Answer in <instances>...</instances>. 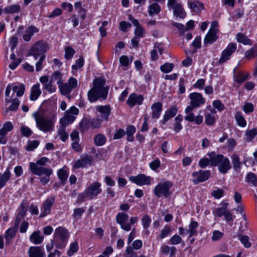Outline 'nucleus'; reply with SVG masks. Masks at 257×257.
<instances>
[{
  "mask_svg": "<svg viewBox=\"0 0 257 257\" xmlns=\"http://www.w3.org/2000/svg\"><path fill=\"white\" fill-rule=\"evenodd\" d=\"M93 159L92 156L87 154H83L82 155L81 159L77 160L74 164V167L78 168L80 167H85L90 166L92 164Z\"/></svg>",
  "mask_w": 257,
  "mask_h": 257,
  "instance_id": "nucleus-14",
  "label": "nucleus"
},
{
  "mask_svg": "<svg viewBox=\"0 0 257 257\" xmlns=\"http://www.w3.org/2000/svg\"><path fill=\"white\" fill-rule=\"evenodd\" d=\"M61 93L63 95L69 94L72 90L77 87V80L74 77H71L68 82L63 83L62 79L57 81Z\"/></svg>",
  "mask_w": 257,
  "mask_h": 257,
  "instance_id": "nucleus-6",
  "label": "nucleus"
},
{
  "mask_svg": "<svg viewBox=\"0 0 257 257\" xmlns=\"http://www.w3.org/2000/svg\"><path fill=\"white\" fill-rule=\"evenodd\" d=\"M227 210L226 207L217 208L214 211V214L215 216L220 217L222 216H224Z\"/></svg>",
  "mask_w": 257,
  "mask_h": 257,
  "instance_id": "nucleus-53",
  "label": "nucleus"
},
{
  "mask_svg": "<svg viewBox=\"0 0 257 257\" xmlns=\"http://www.w3.org/2000/svg\"><path fill=\"white\" fill-rule=\"evenodd\" d=\"M177 112V108L175 106L171 107L165 113L163 117V123H165L170 118L173 117Z\"/></svg>",
  "mask_w": 257,
  "mask_h": 257,
  "instance_id": "nucleus-28",
  "label": "nucleus"
},
{
  "mask_svg": "<svg viewBox=\"0 0 257 257\" xmlns=\"http://www.w3.org/2000/svg\"><path fill=\"white\" fill-rule=\"evenodd\" d=\"M101 118L90 119H89L90 126L93 128H98L101 126Z\"/></svg>",
  "mask_w": 257,
  "mask_h": 257,
  "instance_id": "nucleus-51",
  "label": "nucleus"
},
{
  "mask_svg": "<svg viewBox=\"0 0 257 257\" xmlns=\"http://www.w3.org/2000/svg\"><path fill=\"white\" fill-rule=\"evenodd\" d=\"M198 165L201 168H205L207 166L210 165V161L209 158H203L201 159L199 162Z\"/></svg>",
  "mask_w": 257,
  "mask_h": 257,
  "instance_id": "nucleus-62",
  "label": "nucleus"
},
{
  "mask_svg": "<svg viewBox=\"0 0 257 257\" xmlns=\"http://www.w3.org/2000/svg\"><path fill=\"white\" fill-rule=\"evenodd\" d=\"M234 117L239 126L241 127H245L246 126V121L241 112H236L234 115Z\"/></svg>",
  "mask_w": 257,
  "mask_h": 257,
  "instance_id": "nucleus-39",
  "label": "nucleus"
},
{
  "mask_svg": "<svg viewBox=\"0 0 257 257\" xmlns=\"http://www.w3.org/2000/svg\"><path fill=\"white\" fill-rule=\"evenodd\" d=\"M131 26V24L129 22L125 21H122L119 23V29L123 32H126L127 29L130 28Z\"/></svg>",
  "mask_w": 257,
  "mask_h": 257,
  "instance_id": "nucleus-64",
  "label": "nucleus"
},
{
  "mask_svg": "<svg viewBox=\"0 0 257 257\" xmlns=\"http://www.w3.org/2000/svg\"><path fill=\"white\" fill-rule=\"evenodd\" d=\"M84 65V58L83 57H80L76 61L75 64L72 66L73 70H76L81 68Z\"/></svg>",
  "mask_w": 257,
  "mask_h": 257,
  "instance_id": "nucleus-60",
  "label": "nucleus"
},
{
  "mask_svg": "<svg viewBox=\"0 0 257 257\" xmlns=\"http://www.w3.org/2000/svg\"><path fill=\"white\" fill-rule=\"evenodd\" d=\"M143 100L144 97L143 95L133 93L129 95L126 103L131 108H132L136 105H141Z\"/></svg>",
  "mask_w": 257,
  "mask_h": 257,
  "instance_id": "nucleus-13",
  "label": "nucleus"
},
{
  "mask_svg": "<svg viewBox=\"0 0 257 257\" xmlns=\"http://www.w3.org/2000/svg\"><path fill=\"white\" fill-rule=\"evenodd\" d=\"M192 175L195 177H209L211 175V172L208 170H200L198 172H194Z\"/></svg>",
  "mask_w": 257,
  "mask_h": 257,
  "instance_id": "nucleus-56",
  "label": "nucleus"
},
{
  "mask_svg": "<svg viewBox=\"0 0 257 257\" xmlns=\"http://www.w3.org/2000/svg\"><path fill=\"white\" fill-rule=\"evenodd\" d=\"M18 229V227H16V226L14 225L13 228H10L7 230L6 232L5 238L8 244H9L12 239L15 237Z\"/></svg>",
  "mask_w": 257,
  "mask_h": 257,
  "instance_id": "nucleus-30",
  "label": "nucleus"
},
{
  "mask_svg": "<svg viewBox=\"0 0 257 257\" xmlns=\"http://www.w3.org/2000/svg\"><path fill=\"white\" fill-rule=\"evenodd\" d=\"M198 227V223L197 221H192L188 225L189 237H191L197 233V229Z\"/></svg>",
  "mask_w": 257,
  "mask_h": 257,
  "instance_id": "nucleus-38",
  "label": "nucleus"
},
{
  "mask_svg": "<svg viewBox=\"0 0 257 257\" xmlns=\"http://www.w3.org/2000/svg\"><path fill=\"white\" fill-rule=\"evenodd\" d=\"M101 184L94 182L90 184L83 193L78 195L77 202L79 204L84 202L86 199L91 200L101 193Z\"/></svg>",
  "mask_w": 257,
  "mask_h": 257,
  "instance_id": "nucleus-3",
  "label": "nucleus"
},
{
  "mask_svg": "<svg viewBox=\"0 0 257 257\" xmlns=\"http://www.w3.org/2000/svg\"><path fill=\"white\" fill-rule=\"evenodd\" d=\"M78 249V244L77 241H75L70 244L69 249L67 251V254L71 256L74 253L76 252Z\"/></svg>",
  "mask_w": 257,
  "mask_h": 257,
  "instance_id": "nucleus-49",
  "label": "nucleus"
},
{
  "mask_svg": "<svg viewBox=\"0 0 257 257\" xmlns=\"http://www.w3.org/2000/svg\"><path fill=\"white\" fill-rule=\"evenodd\" d=\"M246 136V141L247 142H250L257 135V128H253L251 130H247L245 133Z\"/></svg>",
  "mask_w": 257,
  "mask_h": 257,
  "instance_id": "nucleus-42",
  "label": "nucleus"
},
{
  "mask_svg": "<svg viewBox=\"0 0 257 257\" xmlns=\"http://www.w3.org/2000/svg\"><path fill=\"white\" fill-rule=\"evenodd\" d=\"M151 109L152 118L158 119L162 111V104L160 102L154 103L151 105Z\"/></svg>",
  "mask_w": 257,
  "mask_h": 257,
  "instance_id": "nucleus-19",
  "label": "nucleus"
},
{
  "mask_svg": "<svg viewBox=\"0 0 257 257\" xmlns=\"http://www.w3.org/2000/svg\"><path fill=\"white\" fill-rule=\"evenodd\" d=\"M242 109L246 113L252 112L254 110L253 105L251 103L246 102L243 105Z\"/></svg>",
  "mask_w": 257,
  "mask_h": 257,
  "instance_id": "nucleus-59",
  "label": "nucleus"
},
{
  "mask_svg": "<svg viewBox=\"0 0 257 257\" xmlns=\"http://www.w3.org/2000/svg\"><path fill=\"white\" fill-rule=\"evenodd\" d=\"M29 257H45L42 248L39 246H31L28 250Z\"/></svg>",
  "mask_w": 257,
  "mask_h": 257,
  "instance_id": "nucleus-22",
  "label": "nucleus"
},
{
  "mask_svg": "<svg viewBox=\"0 0 257 257\" xmlns=\"http://www.w3.org/2000/svg\"><path fill=\"white\" fill-rule=\"evenodd\" d=\"M172 183L170 181L160 183L154 188V193L157 197L164 196L165 198L169 197L171 195L170 191L172 187Z\"/></svg>",
  "mask_w": 257,
  "mask_h": 257,
  "instance_id": "nucleus-7",
  "label": "nucleus"
},
{
  "mask_svg": "<svg viewBox=\"0 0 257 257\" xmlns=\"http://www.w3.org/2000/svg\"><path fill=\"white\" fill-rule=\"evenodd\" d=\"M85 211V209L83 207L75 209L72 215L75 220L77 221L78 219H79Z\"/></svg>",
  "mask_w": 257,
  "mask_h": 257,
  "instance_id": "nucleus-47",
  "label": "nucleus"
},
{
  "mask_svg": "<svg viewBox=\"0 0 257 257\" xmlns=\"http://www.w3.org/2000/svg\"><path fill=\"white\" fill-rule=\"evenodd\" d=\"M248 74H244L242 73H240L235 77V81L238 83H242L246 80L248 78Z\"/></svg>",
  "mask_w": 257,
  "mask_h": 257,
  "instance_id": "nucleus-54",
  "label": "nucleus"
},
{
  "mask_svg": "<svg viewBox=\"0 0 257 257\" xmlns=\"http://www.w3.org/2000/svg\"><path fill=\"white\" fill-rule=\"evenodd\" d=\"M27 204L25 201H23L21 204V206L18 211V214L23 215V216H25L26 214V212L27 210Z\"/></svg>",
  "mask_w": 257,
  "mask_h": 257,
  "instance_id": "nucleus-55",
  "label": "nucleus"
},
{
  "mask_svg": "<svg viewBox=\"0 0 257 257\" xmlns=\"http://www.w3.org/2000/svg\"><path fill=\"white\" fill-rule=\"evenodd\" d=\"M106 137L102 134H99L94 138L95 144L97 146H101L103 145L106 142Z\"/></svg>",
  "mask_w": 257,
  "mask_h": 257,
  "instance_id": "nucleus-44",
  "label": "nucleus"
},
{
  "mask_svg": "<svg viewBox=\"0 0 257 257\" xmlns=\"http://www.w3.org/2000/svg\"><path fill=\"white\" fill-rule=\"evenodd\" d=\"M207 155L209 157L210 165L212 166H217L225 158L222 155L216 154L214 152L208 153Z\"/></svg>",
  "mask_w": 257,
  "mask_h": 257,
  "instance_id": "nucleus-17",
  "label": "nucleus"
},
{
  "mask_svg": "<svg viewBox=\"0 0 257 257\" xmlns=\"http://www.w3.org/2000/svg\"><path fill=\"white\" fill-rule=\"evenodd\" d=\"M167 6L169 9L173 10V15L176 17L184 19L186 14L182 5L176 0H168Z\"/></svg>",
  "mask_w": 257,
  "mask_h": 257,
  "instance_id": "nucleus-8",
  "label": "nucleus"
},
{
  "mask_svg": "<svg viewBox=\"0 0 257 257\" xmlns=\"http://www.w3.org/2000/svg\"><path fill=\"white\" fill-rule=\"evenodd\" d=\"M75 50L71 47L67 46L65 49V57L66 59H71L75 53Z\"/></svg>",
  "mask_w": 257,
  "mask_h": 257,
  "instance_id": "nucleus-50",
  "label": "nucleus"
},
{
  "mask_svg": "<svg viewBox=\"0 0 257 257\" xmlns=\"http://www.w3.org/2000/svg\"><path fill=\"white\" fill-rule=\"evenodd\" d=\"M236 48L237 46L235 43H229L221 53V57L219 60V64H222L229 60L231 55L236 51Z\"/></svg>",
  "mask_w": 257,
  "mask_h": 257,
  "instance_id": "nucleus-10",
  "label": "nucleus"
},
{
  "mask_svg": "<svg viewBox=\"0 0 257 257\" xmlns=\"http://www.w3.org/2000/svg\"><path fill=\"white\" fill-rule=\"evenodd\" d=\"M96 110L100 113L101 120H107L110 114L111 109L109 105L96 106Z\"/></svg>",
  "mask_w": 257,
  "mask_h": 257,
  "instance_id": "nucleus-16",
  "label": "nucleus"
},
{
  "mask_svg": "<svg viewBox=\"0 0 257 257\" xmlns=\"http://www.w3.org/2000/svg\"><path fill=\"white\" fill-rule=\"evenodd\" d=\"M217 33L214 30L213 31H208L204 39V45L207 46L208 45H211L215 42L218 38Z\"/></svg>",
  "mask_w": 257,
  "mask_h": 257,
  "instance_id": "nucleus-20",
  "label": "nucleus"
},
{
  "mask_svg": "<svg viewBox=\"0 0 257 257\" xmlns=\"http://www.w3.org/2000/svg\"><path fill=\"white\" fill-rule=\"evenodd\" d=\"M10 97L12 100V104L10 106L9 108L7 109L6 111L8 112L9 110L15 111L18 109L20 105V100L16 98H14L13 95H11Z\"/></svg>",
  "mask_w": 257,
  "mask_h": 257,
  "instance_id": "nucleus-41",
  "label": "nucleus"
},
{
  "mask_svg": "<svg viewBox=\"0 0 257 257\" xmlns=\"http://www.w3.org/2000/svg\"><path fill=\"white\" fill-rule=\"evenodd\" d=\"M20 130L21 133L25 137H28L30 136L32 134V131L28 126H21Z\"/></svg>",
  "mask_w": 257,
  "mask_h": 257,
  "instance_id": "nucleus-61",
  "label": "nucleus"
},
{
  "mask_svg": "<svg viewBox=\"0 0 257 257\" xmlns=\"http://www.w3.org/2000/svg\"><path fill=\"white\" fill-rule=\"evenodd\" d=\"M58 135L63 142H65L68 138V134L66 132L64 127H60L57 132Z\"/></svg>",
  "mask_w": 257,
  "mask_h": 257,
  "instance_id": "nucleus-48",
  "label": "nucleus"
},
{
  "mask_svg": "<svg viewBox=\"0 0 257 257\" xmlns=\"http://www.w3.org/2000/svg\"><path fill=\"white\" fill-rule=\"evenodd\" d=\"M128 216L125 213L119 212L116 217V221L120 225L121 228L127 231L131 230V225L128 223Z\"/></svg>",
  "mask_w": 257,
  "mask_h": 257,
  "instance_id": "nucleus-12",
  "label": "nucleus"
},
{
  "mask_svg": "<svg viewBox=\"0 0 257 257\" xmlns=\"http://www.w3.org/2000/svg\"><path fill=\"white\" fill-rule=\"evenodd\" d=\"M130 180L138 185H148L151 183L150 178H130Z\"/></svg>",
  "mask_w": 257,
  "mask_h": 257,
  "instance_id": "nucleus-36",
  "label": "nucleus"
},
{
  "mask_svg": "<svg viewBox=\"0 0 257 257\" xmlns=\"http://www.w3.org/2000/svg\"><path fill=\"white\" fill-rule=\"evenodd\" d=\"M13 90V94L12 95L14 96L15 93H17V96H22L25 91V86L22 84H19L18 85H9L6 89L5 95L7 97H10V93L11 90Z\"/></svg>",
  "mask_w": 257,
  "mask_h": 257,
  "instance_id": "nucleus-11",
  "label": "nucleus"
},
{
  "mask_svg": "<svg viewBox=\"0 0 257 257\" xmlns=\"http://www.w3.org/2000/svg\"><path fill=\"white\" fill-rule=\"evenodd\" d=\"M231 168L230 161L227 158L225 157L221 162L218 165L219 172L225 174Z\"/></svg>",
  "mask_w": 257,
  "mask_h": 257,
  "instance_id": "nucleus-24",
  "label": "nucleus"
},
{
  "mask_svg": "<svg viewBox=\"0 0 257 257\" xmlns=\"http://www.w3.org/2000/svg\"><path fill=\"white\" fill-rule=\"evenodd\" d=\"M216 113L215 109H211V113H206L205 115V122L208 125H212L215 122V119L214 114Z\"/></svg>",
  "mask_w": 257,
  "mask_h": 257,
  "instance_id": "nucleus-35",
  "label": "nucleus"
},
{
  "mask_svg": "<svg viewBox=\"0 0 257 257\" xmlns=\"http://www.w3.org/2000/svg\"><path fill=\"white\" fill-rule=\"evenodd\" d=\"M90 126L89 119H83L79 124V130L81 133L87 131Z\"/></svg>",
  "mask_w": 257,
  "mask_h": 257,
  "instance_id": "nucleus-43",
  "label": "nucleus"
},
{
  "mask_svg": "<svg viewBox=\"0 0 257 257\" xmlns=\"http://www.w3.org/2000/svg\"><path fill=\"white\" fill-rule=\"evenodd\" d=\"M53 241L56 247L62 249L66 246L68 240L59 237H55L54 236Z\"/></svg>",
  "mask_w": 257,
  "mask_h": 257,
  "instance_id": "nucleus-40",
  "label": "nucleus"
},
{
  "mask_svg": "<svg viewBox=\"0 0 257 257\" xmlns=\"http://www.w3.org/2000/svg\"><path fill=\"white\" fill-rule=\"evenodd\" d=\"M141 221L144 229V233L148 235L150 233L148 228L150 227L152 221L151 218L148 214H145L142 218Z\"/></svg>",
  "mask_w": 257,
  "mask_h": 257,
  "instance_id": "nucleus-27",
  "label": "nucleus"
},
{
  "mask_svg": "<svg viewBox=\"0 0 257 257\" xmlns=\"http://www.w3.org/2000/svg\"><path fill=\"white\" fill-rule=\"evenodd\" d=\"M236 41L243 45H251L252 42L247 36L241 33H238L236 36Z\"/></svg>",
  "mask_w": 257,
  "mask_h": 257,
  "instance_id": "nucleus-29",
  "label": "nucleus"
},
{
  "mask_svg": "<svg viewBox=\"0 0 257 257\" xmlns=\"http://www.w3.org/2000/svg\"><path fill=\"white\" fill-rule=\"evenodd\" d=\"M256 56H257V43L245 52V57L248 60L253 59Z\"/></svg>",
  "mask_w": 257,
  "mask_h": 257,
  "instance_id": "nucleus-37",
  "label": "nucleus"
},
{
  "mask_svg": "<svg viewBox=\"0 0 257 257\" xmlns=\"http://www.w3.org/2000/svg\"><path fill=\"white\" fill-rule=\"evenodd\" d=\"M30 169L33 174L38 176L43 175L50 176L53 173V171L51 169L41 166L36 163H30Z\"/></svg>",
  "mask_w": 257,
  "mask_h": 257,
  "instance_id": "nucleus-9",
  "label": "nucleus"
},
{
  "mask_svg": "<svg viewBox=\"0 0 257 257\" xmlns=\"http://www.w3.org/2000/svg\"><path fill=\"white\" fill-rule=\"evenodd\" d=\"M21 11V7L18 4H13L4 8V12L6 14H14L19 13Z\"/></svg>",
  "mask_w": 257,
  "mask_h": 257,
  "instance_id": "nucleus-26",
  "label": "nucleus"
},
{
  "mask_svg": "<svg viewBox=\"0 0 257 257\" xmlns=\"http://www.w3.org/2000/svg\"><path fill=\"white\" fill-rule=\"evenodd\" d=\"M189 98L190 99V105L186 108L185 112L192 111L194 108L199 107L205 102V99L200 93H191L189 94Z\"/></svg>",
  "mask_w": 257,
  "mask_h": 257,
  "instance_id": "nucleus-5",
  "label": "nucleus"
},
{
  "mask_svg": "<svg viewBox=\"0 0 257 257\" xmlns=\"http://www.w3.org/2000/svg\"><path fill=\"white\" fill-rule=\"evenodd\" d=\"M55 197L54 196L48 197L45 201H44L43 203L44 211L41 214V217H43L50 213L51 208L53 205Z\"/></svg>",
  "mask_w": 257,
  "mask_h": 257,
  "instance_id": "nucleus-18",
  "label": "nucleus"
},
{
  "mask_svg": "<svg viewBox=\"0 0 257 257\" xmlns=\"http://www.w3.org/2000/svg\"><path fill=\"white\" fill-rule=\"evenodd\" d=\"M174 67V65L173 63H165L160 67L161 71L165 73H168L171 72Z\"/></svg>",
  "mask_w": 257,
  "mask_h": 257,
  "instance_id": "nucleus-46",
  "label": "nucleus"
},
{
  "mask_svg": "<svg viewBox=\"0 0 257 257\" xmlns=\"http://www.w3.org/2000/svg\"><path fill=\"white\" fill-rule=\"evenodd\" d=\"M33 116L35 118L37 127L44 133L53 131L55 119L54 118L46 116L38 111L35 112Z\"/></svg>",
  "mask_w": 257,
  "mask_h": 257,
  "instance_id": "nucleus-2",
  "label": "nucleus"
},
{
  "mask_svg": "<svg viewBox=\"0 0 257 257\" xmlns=\"http://www.w3.org/2000/svg\"><path fill=\"white\" fill-rule=\"evenodd\" d=\"M172 231V228L168 226L165 225L163 229L161 231L160 234L159 235V238L161 239L167 237L168 235H169Z\"/></svg>",
  "mask_w": 257,
  "mask_h": 257,
  "instance_id": "nucleus-45",
  "label": "nucleus"
},
{
  "mask_svg": "<svg viewBox=\"0 0 257 257\" xmlns=\"http://www.w3.org/2000/svg\"><path fill=\"white\" fill-rule=\"evenodd\" d=\"M128 19L136 27V29L134 31L135 36L140 38L144 37L145 31L143 27L140 24L138 21L137 19L133 18L131 15L129 16Z\"/></svg>",
  "mask_w": 257,
  "mask_h": 257,
  "instance_id": "nucleus-15",
  "label": "nucleus"
},
{
  "mask_svg": "<svg viewBox=\"0 0 257 257\" xmlns=\"http://www.w3.org/2000/svg\"><path fill=\"white\" fill-rule=\"evenodd\" d=\"M161 11V7L157 3H154L150 5L148 7V13L149 16H152L154 15L159 14Z\"/></svg>",
  "mask_w": 257,
  "mask_h": 257,
  "instance_id": "nucleus-33",
  "label": "nucleus"
},
{
  "mask_svg": "<svg viewBox=\"0 0 257 257\" xmlns=\"http://www.w3.org/2000/svg\"><path fill=\"white\" fill-rule=\"evenodd\" d=\"M231 160L234 170L236 172H239L241 163L240 162L239 156L236 154H233L231 156Z\"/></svg>",
  "mask_w": 257,
  "mask_h": 257,
  "instance_id": "nucleus-34",
  "label": "nucleus"
},
{
  "mask_svg": "<svg viewBox=\"0 0 257 257\" xmlns=\"http://www.w3.org/2000/svg\"><path fill=\"white\" fill-rule=\"evenodd\" d=\"M188 5L192 11L196 14L200 13L204 8L203 4L199 2H189Z\"/></svg>",
  "mask_w": 257,
  "mask_h": 257,
  "instance_id": "nucleus-32",
  "label": "nucleus"
},
{
  "mask_svg": "<svg viewBox=\"0 0 257 257\" xmlns=\"http://www.w3.org/2000/svg\"><path fill=\"white\" fill-rule=\"evenodd\" d=\"M44 239V237L41 235L40 230L35 231L30 236V240L35 244L41 243Z\"/></svg>",
  "mask_w": 257,
  "mask_h": 257,
  "instance_id": "nucleus-25",
  "label": "nucleus"
},
{
  "mask_svg": "<svg viewBox=\"0 0 257 257\" xmlns=\"http://www.w3.org/2000/svg\"><path fill=\"white\" fill-rule=\"evenodd\" d=\"M239 239L241 243L245 247H249L251 246V243L249 241V237L247 235H241L239 236Z\"/></svg>",
  "mask_w": 257,
  "mask_h": 257,
  "instance_id": "nucleus-57",
  "label": "nucleus"
},
{
  "mask_svg": "<svg viewBox=\"0 0 257 257\" xmlns=\"http://www.w3.org/2000/svg\"><path fill=\"white\" fill-rule=\"evenodd\" d=\"M39 29L34 26H31L28 28L25 32V34L23 35V38L25 41L29 42L30 41L32 36L35 33L38 32Z\"/></svg>",
  "mask_w": 257,
  "mask_h": 257,
  "instance_id": "nucleus-23",
  "label": "nucleus"
},
{
  "mask_svg": "<svg viewBox=\"0 0 257 257\" xmlns=\"http://www.w3.org/2000/svg\"><path fill=\"white\" fill-rule=\"evenodd\" d=\"M49 49V45L47 43L38 41L32 46L29 55L33 56L35 60L42 56H44L45 58V53Z\"/></svg>",
  "mask_w": 257,
  "mask_h": 257,
  "instance_id": "nucleus-4",
  "label": "nucleus"
},
{
  "mask_svg": "<svg viewBox=\"0 0 257 257\" xmlns=\"http://www.w3.org/2000/svg\"><path fill=\"white\" fill-rule=\"evenodd\" d=\"M212 105L214 108L218 111H221L224 109V105L219 100H214L212 103Z\"/></svg>",
  "mask_w": 257,
  "mask_h": 257,
  "instance_id": "nucleus-58",
  "label": "nucleus"
},
{
  "mask_svg": "<svg viewBox=\"0 0 257 257\" xmlns=\"http://www.w3.org/2000/svg\"><path fill=\"white\" fill-rule=\"evenodd\" d=\"M39 144V141L38 140L29 141L26 149L28 151H32L36 149L38 146Z\"/></svg>",
  "mask_w": 257,
  "mask_h": 257,
  "instance_id": "nucleus-52",
  "label": "nucleus"
},
{
  "mask_svg": "<svg viewBox=\"0 0 257 257\" xmlns=\"http://www.w3.org/2000/svg\"><path fill=\"white\" fill-rule=\"evenodd\" d=\"M54 236L68 240L69 237V232L64 227L60 226L55 229Z\"/></svg>",
  "mask_w": 257,
  "mask_h": 257,
  "instance_id": "nucleus-21",
  "label": "nucleus"
},
{
  "mask_svg": "<svg viewBox=\"0 0 257 257\" xmlns=\"http://www.w3.org/2000/svg\"><path fill=\"white\" fill-rule=\"evenodd\" d=\"M41 94V91L40 89L39 84L34 85L31 89L30 99L32 101L37 100Z\"/></svg>",
  "mask_w": 257,
  "mask_h": 257,
  "instance_id": "nucleus-31",
  "label": "nucleus"
},
{
  "mask_svg": "<svg viewBox=\"0 0 257 257\" xmlns=\"http://www.w3.org/2000/svg\"><path fill=\"white\" fill-rule=\"evenodd\" d=\"M105 81L101 78H96L93 80V87L88 92V99L90 102L96 101L99 98L105 99L108 90L104 87Z\"/></svg>",
  "mask_w": 257,
  "mask_h": 257,
  "instance_id": "nucleus-1",
  "label": "nucleus"
},
{
  "mask_svg": "<svg viewBox=\"0 0 257 257\" xmlns=\"http://www.w3.org/2000/svg\"><path fill=\"white\" fill-rule=\"evenodd\" d=\"M182 240V238L177 234L173 235L170 239L171 243L173 245L179 244L181 242Z\"/></svg>",
  "mask_w": 257,
  "mask_h": 257,
  "instance_id": "nucleus-63",
  "label": "nucleus"
}]
</instances>
